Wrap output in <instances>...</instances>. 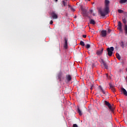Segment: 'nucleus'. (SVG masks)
Instances as JSON below:
<instances>
[{
  "instance_id": "ddd939ff",
  "label": "nucleus",
  "mask_w": 127,
  "mask_h": 127,
  "mask_svg": "<svg viewBox=\"0 0 127 127\" xmlns=\"http://www.w3.org/2000/svg\"><path fill=\"white\" fill-rule=\"evenodd\" d=\"M123 22L124 23V24H127V18L126 17H123L122 18Z\"/></svg>"
},
{
  "instance_id": "0eeeda50",
  "label": "nucleus",
  "mask_w": 127,
  "mask_h": 127,
  "mask_svg": "<svg viewBox=\"0 0 127 127\" xmlns=\"http://www.w3.org/2000/svg\"><path fill=\"white\" fill-rule=\"evenodd\" d=\"M101 36L102 37H106L107 36V31L105 30H103L101 32Z\"/></svg>"
},
{
  "instance_id": "9b49d317",
  "label": "nucleus",
  "mask_w": 127,
  "mask_h": 127,
  "mask_svg": "<svg viewBox=\"0 0 127 127\" xmlns=\"http://www.w3.org/2000/svg\"><path fill=\"white\" fill-rule=\"evenodd\" d=\"M121 91L123 93L124 95L127 96V91L125 88H122Z\"/></svg>"
},
{
  "instance_id": "f3484780",
  "label": "nucleus",
  "mask_w": 127,
  "mask_h": 127,
  "mask_svg": "<svg viewBox=\"0 0 127 127\" xmlns=\"http://www.w3.org/2000/svg\"><path fill=\"white\" fill-rule=\"evenodd\" d=\"M116 57L119 60H121V56L119 53L116 54Z\"/></svg>"
},
{
  "instance_id": "f704fd0d",
  "label": "nucleus",
  "mask_w": 127,
  "mask_h": 127,
  "mask_svg": "<svg viewBox=\"0 0 127 127\" xmlns=\"http://www.w3.org/2000/svg\"><path fill=\"white\" fill-rule=\"evenodd\" d=\"M107 79H108V80L111 79V76H108V77H107Z\"/></svg>"
},
{
  "instance_id": "412c9836",
  "label": "nucleus",
  "mask_w": 127,
  "mask_h": 127,
  "mask_svg": "<svg viewBox=\"0 0 127 127\" xmlns=\"http://www.w3.org/2000/svg\"><path fill=\"white\" fill-rule=\"evenodd\" d=\"M118 12H119V13H124V10L122 9H118Z\"/></svg>"
},
{
  "instance_id": "ea45409f",
  "label": "nucleus",
  "mask_w": 127,
  "mask_h": 127,
  "mask_svg": "<svg viewBox=\"0 0 127 127\" xmlns=\"http://www.w3.org/2000/svg\"><path fill=\"white\" fill-rule=\"evenodd\" d=\"M90 89H91V90H92V87H91V88H90Z\"/></svg>"
},
{
  "instance_id": "b1692460",
  "label": "nucleus",
  "mask_w": 127,
  "mask_h": 127,
  "mask_svg": "<svg viewBox=\"0 0 127 127\" xmlns=\"http://www.w3.org/2000/svg\"><path fill=\"white\" fill-rule=\"evenodd\" d=\"M109 86H110V89H112V88H115V87H114V85H113V84H112V83H110V84H109Z\"/></svg>"
},
{
  "instance_id": "a19ab883",
  "label": "nucleus",
  "mask_w": 127,
  "mask_h": 127,
  "mask_svg": "<svg viewBox=\"0 0 127 127\" xmlns=\"http://www.w3.org/2000/svg\"><path fill=\"white\" fill-rule=\"evenodd\" d=\"M126 70H127V68L126 69Z\"/></svg>"
},
{
  "instance_id": "cd10ccee",
  "label": "nucleus",
  "mask_w": 127,
  "mask_h": 127,
  "mask_svg": "<svg viewBox=\"0 0 127 127\" xmlns=\"http://www.w3.org/2000/svg\"><path fill=\"white\" fill-rule=\"evenodd\" d=\"M70 9L72 11H75V9L72 7H70Z\"/></svg>"
},
{
  "instance_id": "f8f14e48",
  "label": "nucleus",
  "mask_w": 127,
  "mask_h": 127,
  "mask_svg": "<svg viewBox=\"0 0 127 127\" xmlns=\"http://www.w3.org/2000/svg\"><path fill=\"white\" fill-rule=\"evenodd\" d=\"M99 90L101 91L102 93H103V94H104V95H106V92H105V90H104V89L101 86V85L99 86Z\"/></svg>"
},
{
  "instance_id": "4c0bfd02",
  "label": "nucleus",
  "mask_w": 127,
  "mask_h": 127,
  "mask_svg": "<svg viewBox=\"0 0 127 127\" xmlns=\"http://www.w3.org/2000/svg\"><path fill=\"white\" fill-rule=\"evenodd\" d=\"M93 16H95V14H93Z\"/></svg>"
},
{
  "instance_id": "6e6552de",
  "label": "nucleus",
  "mask_w": 127,
  "mask_h": 127,
  "mask_svg": "<svg viewBox=\"0 0 127 127\" xmlns=\"http://www.w3.org/2000/svg\"><path fill=\"white\" fill-rule=\"evenodd\" d=\"M101 63H102V64H103V65L104 67H105V69H108V64H107V63H106V62H105V61H104V60H101Z\"/></svg>"
},
{
  "instance_id": "39448f33",
  "label": "nucleus",
  "mask_w": 127,
  "mask_h": 127,
  "mask_svg": "<svg viewBox=\"0 0 127 127\" xmlns=\"http://www.w3.org/2000/svg\"><path fill=\"white\" fill-rule=\"evenodd\" d=\"M68 3V0H63L62 1V5L63 7H65V8H67Z\"/></svg>"
},
{
  "instance_id": "c9c22d12",
  "label": "nucleus",
  "mask_w": 127,
  "mask_h": 127,
  "mask_svg": "<svg viewBox=\"0 0 127 127\" xmlns=\"http://www.w3.org/2000/svg\"><path fill=\"white\" fill-rule=\"evenodd\" d=\"M90 12H93V10H90Z\"/></svg>"
},
{
  "instance_id": "423d86ee",
  "label": "nucleus",
  "mask_w": 127,
  "mask_h": 127,
  "mask_svg": "<svg viewBox=\"0 0 127 127\" xmlns=\"http://www.w3.org/2000/svg\"><path fill=\"white\" fill-rule=\"evenodd\" d=\"M104 51V49L102 48L101 50H97L96 51V54L98 56H100L103 54V52Z\"/></svg>"
},
{
  "instance_id": "473e14b6",
  "label": "nucleus",
  "mask_w": 127,
  "mask_h": 127,
  "mask_svg": "<svg viewBox=\"0 0 127 127\" xmlns=\"http://www.w3.org/2000/svg\"><path fill=\"white\" fill-rule=\"evenodd\" d=\"M92 67L93 68V67H95V64H92Z\"/></svg>"
},
{
  "instance_id": "f257e3e1",
  "label": "nucleus",
  "mask_w": 127,
  "mask_h": 127,
  "mask_svg": "<svg viewBox=\"0 0 127 127\" xmlns=\"http://www.w3.org/2000/svg\"><path fill=\"white\" fill-rule=\"evenodd\" d=\"M105 7L103 10L101 8L98 9V12L101 16H106V15L108 14L109 12H110V7L109 6V4H110V1L109 0H105Z\"/></svg>"
},
{
  "instance_id": "dca6fc26",
  "label": "nucleus",
  "mask_w": 127,
  "mask_h": 127,
  "mask_svg": "<svg viewBox=\"0 0 127 127\" xmlns=\"http://www.w3.org/2000/svg\"><path fill=\"white\" fill-rule=\"evenodd\" d=\"M90 24H96V22L93 19H91L90 22Z\"/></svg>"
},
{
  "instance_id": "1a4fd4ad",
  "label": "nucleus",
  "mask_w": 127,
  "mask_h": 127,
  "mask_svg": "<svg viewBox=\"0 0 127 127\" xmlns=\"http://www.w3.org/2000/svg\"><path fill=\"white\" fill-rule=\"evenodd\" d=\"M65 78L67 82H70V81L72 80V77L71 76V75H69V74H67L65 76Z\"/></svg>"
},
{
  "instance_id": "4468645a",
  "label": "nucleus",
  "mask_w": 127,
  "mask_h": 127,
  "mask_svg": "<svg viewBox=\"0 0 127 127\" xmlns=\"http://www.w3.org/2000/svg\"><path fill=\"white\" fill-rule=\"evenodd\" d=\"M118 29H120V30H122V22H121V21L118 22Z\"/></svg>"
},
{
  "instance_id": "9d476101",
  "label": "nucleus",
  "mask_w": 127,
  "mask_h": 127,
  "mask_svg": "<svg viewBox=\"0 0 127 127\" xmlns=\"http://www.w3.org/2000/svg\"><path fill=\"white\" fill-rule=\"evenodd\" d=\"M52 16L53 19H57V18H58V16L54 12H52Z\"/></svg>"
},
{
  "instance_id": "7ed1b4c3",
  "label": "nucleus",
  "mask_w": 127,
  "mask_h": 127,
  "mask_svg": "<svg viewBox=\"0 0 127 127\" xmlns=\"http://www.w3.org/2000/svg\"><path fill=\"white\" fill-rule=\"evenodd\" d=\"M104 104H105V105H106V106L108 107L109 110H110V111H111V112H114V108L112 107V105L110 104V103L109 102H108L107 101H105Z\"/></svg>"
},
{
  "instance_id": "2eb2a0df",
  "label": "nucleus",
  "mask_w": 127,
  "mask_h": 127,
  "mask_svg": "<svg viewBox=\"0 0 127 127\" xmlns=\"http://www.w3.org/2000/svg\"><path fill=\"white\" fill-rule=\"evenodd\" d=\"M77 113L79 114V116H82V115H83L82 111H81L79 108H77Z\"/></svg>"
},
{
  "instance_id": "c85d7f7f",
  "label": "nucleus",
  "mask_w": 127,
  "mask_h": 127,
  "mask_svg": "<svg viewBox=\"0 0 127 127\" xmlns=\"http://www.w3.org/2000/svg\"><path fill=\"white\" fill-rule=\"evenodd\" d=\"M73 127H78V125H77V124H73Z\"/></svg>"
},
{
  "instance_id": "72a5a7b5",
  "label": "nucleus",
  "mask_w": 127,
  "mask_h": 127,
  "mask_svg": "<svg viewBox=\"0 0 127 127\" xmlns=\"http://www.w3.org/2000/svg\"><path fill=\"white\" fill-rule=\"evenodd\" d=\"M81 9H82V11H83V12H86V11H85V10H84V9L81 8Z\"/></svg>"
},
{
  "instance_id": "f03ea898",
  "label": "nucleus",
  "mask_w": 127,
  "mask_h": 127,
  "mask_svg": "<svg viewBox=\"0 0 127 127\" xmlns=\"http://www.w3.org/2000/svg\"><path fill=\"white\" fill-rule=\"evenodd\" d=\"M114 48L113 47H111L110 48H107V52H108V55L109 56H112L113 55V52H114Z\"/></svg>"
},
{
  "instance_id": "20e7f679",
  "label": "nucleus",
  "mask_w": 127,
  "mask_h": 127,
  "mask_svg": "<svg viewBox=\"0 0 127 127\" xmlns=\"http://www.w3.org/2000/svg\"><path fill=\"white\" fill-rule=\"evenodd\" d=\"M64 47L65 48V49H67L68 48V38H66V37H64Z\"/></svg>"
},
{
  "instance_id": "5701e85b",
  "label": "nucleus",
  "mask_w": 127,
  "mask_h": 127,
  "mask_svg": "<svg viewBox=\"0 0 127 127\" xmlns=\"http://www.w3.org/2000/svg\"><path fill=\"white\" fill-rule=\"evenodd\" d=\"M111 32H112V30H111V29H110V28H108V31H107V33L108 34H110L111 33Z\"/></svg>"
},
{
  "instance_id": "a878e982",
  "label": "nucleus",
  "mask_w": 127,
  "mask_h": 127,
  "mask_svg": "<svg viewBox=\"0 0 127 127\" xmlns=\"http://www.w3.org/2000/svg\"><path fill=\"white\" fill-rule=\"evenodd\" d=\"M110 90H111V91H112L113 93H115V92H116V88L115 87H113V88L110 89Z\"/></svg>"
},
{
  "instance_id": "e433bc0d",
  "label": "nucleus",
  "mask_w": 127,
  "mask_h": 127,
  "mask_svg": "<svg viewBox=\"0 0 127 127\" xmlns=\"http://www.w3.org/2000/svg\"><path fill=\"white\" fill-rule=\"evenodd\" d=\"M56 2H57L58 1V0H55Z\"/></svg>"
},
{
  "instance_id": "2f4dec72",
  "label": "nucleus",
  "mask_w": 127,
  "mask_h": 127,
  "mask_svg": "<svg viewBox=\"0 0 127 127\" xmlns=\"http://www.w3.org/2000/svg\"><path fill=\"white\" fill-rule=\"evenodd\" d=\"M105 75H106V77H107V78H108L109 74L108 73H106Z\"/></svg>"
},
{
  "instance_id": "6ab92c4d",
  "label": "nucleus",
  "mask_w": 127,
  "mask_h": 127,
  "mask_svg": "<svg viewBox=\"0 0 127 127\" xmlns=\"http://www.w3.org/2000/svg\"><path fill=\"white\" fill-rule=\"evenodd\" d=\"M124 30H125L126 34H127V24L125 25Z\"/></svg>"
},
{
  "instance_id": "aec40b11",
  "label": "nucleus",
  "mask_w": 127,
  "mask_h": 127,
  "mask_svg": "<svg viewBox=\"0 0 127 127\" xmlns=\"http://www.w3.org/2000/svg\"><path fill=\"white\" fill-rule=\"evenodd\" d=\"M80 45H81V46H85V43H84L83 41H81L80 43Z\"/></svg>"
},
{
  "instance_id": "a211bd4d",
  "label": "nucleus",
  "mask_w": 127,
  "mask_h": 127,
  "mask_svg": "<svg viewBox=\"0 0 127 127\" xmlns=\"http://www.w3.org/2000/svg\"><path fill=\"white\" fill-rule=\"evenodd\" d=\"M127 1V0H120V3H126Z\"/></svg>"
},
{
  "instance_id": "393cba45",
  "label": "nucleus",
  "mask_w": 127,
  "mask_h": 127,
  "mask_svg": "<svg viewBox=\"0 0 127 127\" xmlns=\"http://www.w3.org/2000/svg\"><path fill=\"white\" fill-rule=\"evenodd\" d=\"M91 47V45H90L89 44H87L86 46V48H87V49H89V48H90Z\"/></svg>"
},
{
  "instance_id": "bb28decb",
  "label": "nucleus",
  "mask_w": 127,
  "mask_h": 127,
  "mask_svg": "<svg viewBox=\"0 0 127 127\" xmlns=\"http://www.w3.org/2000/svg\"><path fill=\"white\" fill-rule=\"evenodd\" d=\"M68 3H67V6H68V8H71L72 7L70 4H69V1H68Z\"/></svg>"
},
{
  "instance_id": "c756f323",
  "label": "nucleus",
  "mask_w": 127,
  "mask_h": 127,
  "mask_svg": "<svg viewBox=\"0 0 127 127\" xmlns=\"http://www.w3.org/2000/svg\"><path fill=\"white\" fill-rule=\"evenodd\" d=\"M82 37H83V38H86V37H87V35H82Z\"/></svg>"
},
{
  "instance_id": "58836bf2",
  "label": "nucleus",
  "mask_w": 127,
  "mask_h": 127,
  "mask_svg": "<svg viewBox=\"0 0 127 127\" xmlns=\"http://www.w3.org/2000/svg\"><path fill=\"white\" fill-rule=\"evenodd\" d=\"M88 0V1H90V0Z\"/></svg>"
},
{
  "instance_id": "4be33fe9",
  "label": "nucleus",
  "mask_w": 127,
  "mask_h": 127,
  "mask_svg": "<svg viewBox=\"0 0 127 127\" xmlns=\"http://www.w3.org/2000/svg\"><path fill=\"white\" fill-rule=\"evenodd\" d=\"M121 46L122 48H125V44H124V42H121Z\"/></svg>"
},
{
  "instance_id": "7c9ffc66",
  "label": "nucleus",
  "mask_w": 127,
  "mask_h": 127,
  "mask_svg": "<svg viewBox=\"0 0 127 127\" xmlns=\"http://www.w3.org/2000/svg\"><path fill=\"white\" fill-rule=\"evenodd\" d=\"M50 24H53V20H51V21L50 22Z\"/></svg>"
}]
</instances>
